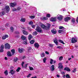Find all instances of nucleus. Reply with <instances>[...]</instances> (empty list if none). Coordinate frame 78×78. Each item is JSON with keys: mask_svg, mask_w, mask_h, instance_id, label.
I'll return each mask as SVG.
<instances>
[{"mask_svg": "<svg viewBox=\"0 0 78 78\" xmlns=\"http://www.w3.org/2000/svg\"><path fill=\"white\" fill-rule=\"evenodd\" d=\"M9 9H10V8H9V7L8 5H6L5 6V8L3 9H2V10L3 11L1 12L0 13V16H3L5 14V12L8 13V12H9Z\"/></svg>", "mask_w": 78, "mask_h": 78, "instance_id": "1", "label": "nucleus"}, {"mask_svg": "<svg viewBox=\"0 0 78 78\" xmlns=\"http://www.w3.org/2000/svg\"><path fill=\"white\" fill-rule=\"evenodd\" d=\"M51 25L50 24H48V26H45L44 24H41V27L43 28V29H44L45 30H48L49 28H50V27Z\"/></svg>", "mask_w": 78, "mask_h": 78, "instance_id": "2", "label": "nucleus"}, {"mask_svg": "<svg viewBox=\"0 0 78 78\" xmlns=\"http://www.w3.org/2000/svg\"><path fill=\"white\" fill-rule=\"evenodd\" d=\"M36 30L37 32H39V33H42V29L39 26H37L36 27Z\"/></svg>", "mask_w": 78, "mask_h": 78, "instance_id": "3", "label": "nucleus"}, {"mask_svg": "<svg viewBox=\"0 0 78 78\" xmlns=\"http://www.w3.org/2000/svg\"><path fill=\"white\" fill-rule=\"evenodd\" d=\"M57 18L58 19V20L61 21L62 20L63 16L60 15H58L57 16Z\"/></svg>", "mask_w": 78, "mask_h": 78, "instance_id": "4", "label": "nucleus"}, {"mask_svg": "<svg viewBox=\"0 0 78 78\" xmlns=\"http://www.w3.org/2000/svg\"><path fill=\"white\" fill-rule=\"evenodd\" d=\"M11 46L8 43H6L5 44V49H10Z\"/></svg>", "mask_w": 78, "mask_h": 78, "instance_id": "5", "label": "nucleus"}, {"mask_svg": "<svg viewBox=\"0 0 78 78\" xmlns=\"http://www.w3.org/2000/svg\"><path fill=\"white\" fill-rule=\"evenodd\" d=\"M72 43H75L77 42V38H73L71 40Z\"/></svg>", "mask_w": 78, "mask_h": 78, "instance_id": "6", "label": "nucleus"}, {"mask_svg": "<svg viewBox=\"0 0 78 78\" xmlns=\"http://www.w3.org/2000/svg\"><path fill=\"white\" fill-rule=\"evenodd\" d=\"M4 49V45H1L0 48V52H1V53L2 52H3V51H4L3 50Z\"/></svg>", "mask_w": 78, "mask_h": 78, "instance_id": "7", "label": "nucleus"}, {"mask_svg": "<svg viewBox=\"0 0 78 78\" xmlns=\"http://www.w3.org/2000/svg\"><path fill=\"white\" fill-rule=\"evenodd\" d=\"M54 42L55 44L56 45H58V42L57 38H55L54 39Z\"/></svg>", "mask_w": 78, "mask_h": 78, "instance_id": "8", "label": "nucleus"}, {"mask_svg": "<svg viewBox=\"0 0 78 78\" xmlns=\"http://www.w3.org/2000/svg\"><path fill=\"white\" fill-rule=\"evenodd\" d=\"M50 21L51 22H56V17L51 18L50 19Z\"/></svg>", "mask_w": 78, "mask_h": 78, "instance_id": "9", "label": "nucleus"}, {"mask_svg": "<svg viewBox=\"0 0 78 78\" xmlns=\"http://www.w3.org/2000/svg\"><path fill=\"white\" fill-rule=\"evenodd\" d=\"M51 32H52V34H56L57 33V31L55 29H53L52 30H51Z\"/></svg>", "mask_w": 78, "mask_h": 78, "instance_id": "10", "label": "nucleus"}, {"mask_svg": "<svg viewBox=\"0 0 78 78\" xmlns=\"http://www.w3.org/2000/svg\"><path fill=\"white\" fill-rule=\"evenodd\" d=\"M8 35H5L2 37V40H5L6 38H8Z\"/></svg>", "mask_w": 78, "mask_h": 78, "instance_id": "11", "label": "nucleus"}, {"mask_svg": "<svg viewBox=\"0 0 78 78\" xmlns=\"http://www.w3.org/2000/svg\"><path fill=\"white\" fill-rule=\"evenodd\" d=\"M58 66L59 69H62V68H63V66H62V63H59Z\"/></svg>", "mask_w": 78, "mask_h": 78, "instance_id": "12", "label": "nucleus"}, {"mask_svg": "<svg viewBox=\"0 0 78 78\" xmlns=\"http://www.w3.org/2000/svg\"><path fill=\"white\" fill-rule=\"evenodd\" d=\"M10 5L11 7H14L16 5V3H10Z\"/></svg>", "mask_w": 78, "mask_h": 78, "instance_id": "13", "label": "nucleus"}, {"mask_svg": "<svg viewBox=\"0 0 78 78\" xmlns=\"http://www.w3.org/2000/svg\"><path fill=\"white\" fill-rule=\"evenodd\" d=\"M70 20V17H67L64 19V20L65 22H68V20Z\"/></svg>", "mask_w": 78, "mask_h": 78, "instance_id": "14", "label": "nucleus"}, {"mask_svg": "<svg viewBox=\"0 0 78 78\" xmlns=\"http://www.w3.org/2000/svg\"><path fill=\"white\" fill-rule=\"evenodd\" d=\"M34 46L35 47L38 48L39 47V44L37 43H35L34 44Z\"/></svg>", "mask_w": 78, "mask_h": 78, "instance_id": "15", "label": "nucleus"}, {"mask_svg": "<svg viewBox=\"0 0 78 78\" xmlns=\"http://www.w3.org/2000/svg\"><path fill=\"white\" fill-rule=\"evenodd\" d=\"M23 33L25 35H28V32L25 30H23Z\"/></svg>", "mask_w": 78, "mask_h": 78, "instance_id": "16", "label": "nucleus"}, {"mask_svg": "<svg viewBox=\"0 0 78 78\" xmlns=\"http://www.w3.org/2000/svg\"><path fill=\"white\" fill-rule=\"evenodd\" d=\"M16 71L13 70L12 69H11L10 71V73H11V75H13L15 73Z\"/></svg>", "mask_w": 78, "mask_h": 78, "instance_id": "17", "label": "nucleus"}, {"mask_svg": "<svg viewBox=\"0 0 78 78\" xmlns=\"http://www.w3.org/2000/svg\"><path fill=\"white\" fill-rule=\"evenodd\" d=\"M50 69L51 71H53L55 70V66L54 65L51 66Z\"/></svg>", "mask_w": 78, "mask_h": 78, "instance_id": "18", "label": "nucleus"}, {"mask_svg": "<svg viewBox=\"0 0 78 78\" xmlns=\"http://www.w3.org/2000/svg\"><path fill=\"white\" fill-rule=\"evenodd\" d=\"M65 70H66L67 72H70V68L68 67H65L64 68Z\"/></svg>", "mask_w": 78, "mask_h": 78, "instance_id": "19", "label": "nucleus"}, {"mask_svg": "<svg viewBox=\"0 0 78 78\" xmlns=\"http://www.w3.org/2000/svg\"><path fill=\"white\" fill-rule=\"evenodd\" d=\"M7 55L9 56H12V55H11V52L9 51H8L7 52Z\"/></svg>", "mask_w": 78, "mask_h": 78, "instance_id": "20", "label": "nucleus"}, {"mask_svg": "<svg viewBox=\"0 0 78 78\" xmlns=\"http://www.w3.org/2000/svg\"><path fill=\"white\" fill-rule=\"evenodd\" d=\"M20 21L22 22H25V18H22L21 19Z\"/></svg>", "mask_w": 78, "mask_h": 78, "instance_id": "21", "label": "nucleus"}, {"mask_svg": "<svg viewBox=\"0 0 78 78\" xmlns=\"http://www.w3.org/2000/svg\"><path fill=\"white\" fill-rule=\"evenodd\" d=\"M32 38H33L32 35L31 34L29 35L28 37L29 40H31V39H32Z\"/></svg>", "mask_w": 78, "mask_h": 78, "instance_id": "22", "label": "nucleus"}, {"mask_svg": "<svg viewBox=\"0 0 78 78\" xmlns=\"http://www.w3.org/2000/svg\"><path fill=\"white\" fill-rule=\"evenodd\" d=\"M18 51L20 53H22L23 51V48H20L18 49Z\"/></svg>", "mask_w": 78, "mask_h": 78, "instance_id": "23", "label": "nucleus"}, {"mask_svg": "<svg viewBox=\"0 0 78 78\" xmlns=\"http://www.w3.org/2000/svg\"><path fill=\"white\" fill-rule=\"evenodd\" d=\"M29 17L30 19H34V18H35V16H29Z\"/></svg>", "mask_w": 78, "mask_h": 78, "instance_id": "24", "label": "nucleus"}, {"mask_svg": "<svg viewBox=\"0 0 78 78\" xmlns=\"http://www.w3.org/2000/svg\"><path fill=\"white\" fill-rule=\"evenodd\" d=\"M11 51L12 53V55H14V53H15V49H12L11 50Z\"/></svg>", "mask_w": 78, "mask_h": 78, "instance_id": "25", "label": "nucleus"}, {"mask_svg": "<svg viewBox=\"0 0 78 78\" xmlns=\"http://www.w3.org/2000/svg\"><path fill=\"white\" fill-rule=\"evenodd\" d=\"M21 39L23 40H26V37L22 35V37H21Z\"/></svg>", "mask_w": 78, "mask_h": 78, "instance_id": "26", "label": "nucleus"}, {"mask_svg": "<svg viewBox=\"0 0 78 78\" xmlns=\"http://www.w3.org/2000/svg\"><path fill=\"white\" fill-rule=\"evenodd\" d=\"M58 41L59 42H60L61 43H62V44H65V43L64 42V41H62L61 40H59Z\"/></svg>", "mask_w": 78, "mask_h": 78, "instance_id": "27", "label": "nucleus"}, {"mask_svg": "<svg viewBox=\"0 0 78 78\" xmlns=\"http://www.w3.org/2000/svg\"><path fill=\"white\" fill-rule=\"evenodd\" d=\"M71 22L72 23H74L75 22V20L74 18H73L71 20Z\"/></svg>", "mask_w": 78, "mask_h": 78, "instance_id": "28", "label": "nucleus"}, {"mask_svg": "<svg viewBox=\"0 0 78 78\" xmlns=\"http://www.w3.org/2000/svg\"><path fill=\"white\" fill-rule=\"evenodd\" d=\"M4 73L5 74V75H8V70H6L4 72Z\"/></svg>", "mask_w": 78, "mask_h": 78, "instance_id": "29", "label": "nucleus"}, {"mask_svg": "<svg viewBox=\"0 0 78 78\" xmlns=\"http://www.w3.org/2000/svg\"><path fill=\"white\" fill-rule=\"evenodd\" d=\"M37 33L36 31H35L33 33V34L34 36H36V35H37Z\"/></svg>", "mask_w": 78, "mask_h": 78, "instance_id": "30", "label": "nucleus"}, {"mask_svg": "<svg viewBox=\"0 0 78 78\" xmlns=\"http://www.w3.org/2000/svg\"><path fill=\"white\" fill-rule=\"evenodd\" d=\"M41 58H43L45 56V53H43L41 55Z\"/></svg>", "mask_w": 78, "mask_h": 78, "instance_id": "31", "label": "nucleus"}, {"mask_svg": "<svg viewBox=\"0 0 78 78\" xmlns=\"http://www.w3.org/2000/svg\"><path fill=\"white\" fill-rule=\"evenodd\" d=\"M24 44H28V43H27V40L26 39L25 40V41H24L23 42Z\"/></svg>", "mask_w": 78, "mask_h": 78, "instance_id": "32", "label": "nucleus"}, {"mask_svg": "<svg viewBox=\"0 0 78 78\" xmlns=\"http://www.w3.org/2000/svg\"><path fill=\"white\" fill-rule=\"evenodd\" d=\"M46 60H47V58H43V60L44 63H45V62H46Z\"/></svg>", "mask_w": 78, "mask_h": 78, "instance_id": "33", "label": "nucleus"}, {"mask_svg": "<svg viewBox=\"0 0 78 78\" xmlns=\"http://www.w3.org/2000/svg\"><path fill=\"white\" fill-rule=\"evenodd\" d=\"M59 29H60V30H64V27L62 26H60L59 27Z\"/></svg>", "mask_w": 78, "mask_h": 78, "instance_id": "34", "label": "nucleus"}, {"mask_svg": "<svg viewBox=\"0 0 78 78\" xmlns=\"http://www.w3.org/2000/svg\"><path fill=\"white\" fill-rule=\"evenodd\" d=\"M34 40H32L30 42V43L31 44H33L34 43Z\"/></svg>", "mask_w": 78, "mask_h": 78, "instance_id": "35", "label": "nucleus"}, {"mask_svg": "<svg viewBox=\"0 0 78 78\" xmlns=\"http://www.w3.org/2000/svg\"><path fill=\"white\" fill-rule=\"evenodd\" d=\"M10 29H11V31L13 32L14 31V28H13L12 27H11L10 28Z\"/></svg>", "mask_w": 78, "mask_h": 78, "instance_id": "36", "label": "nucleus"}, {"mask_svg": "<svg viewBox=\"0 0 78 78\" xmlns=\"http://www.w3.org/2000/svg\"><path fill=\"white\" fill-rule=\"evenodd\" d=\"M66 78H70V76L69 75L67 74H66Z\"/></svg>", "mask_w": 78, "mask_h": 78, "instance_id": "37", "label": "nucleus"}, {"mask_svg": "<svg viewBox=\"0 0 78 78\" xmlns=\"http://www.w3.org/2000/svg\"><path fill=\"white\" fill-rule=\"evenodd\" d=\"M53 60L52 59H51V61L50 62V63L51 64H53Z\"/></svg>", "mask_w": 78, "mask_h": 78, "instance_id": "38", "label": "nucleus"}, {"mask_svg": "<svg viewBox=\"0 0 78 78\" xmlns=\"http://www.w3.org/2000/svg\"><path fill=\"white\" fill-rule=\"evenodd\" d=\"M18 60V58H17L15 57L14 59V61H15V62H16V61H17Z\"/></svg>", "mask_w": 78, "mask_h": 78, "instance_id": "39", "label": "nucleus"}, {"mask_svg": "<svg viewBox=\"0 0 78 78\" xmlns=\"http://www.w3.org/2000/svg\"><path fill=\"white\" fill-rule=\"evenodd\" d=\"M21 68L20 67H19L17 69H16V72H19V70H20Z\"/></svg>", "mask_w": 78, "mask_h": 78, "instance_id": "40", "label": "nucleus"}, {"mask_svg": "<svg viewBox=\"0 0 78 78\" xmlns=\"http://www.w3.org/2000/svg\"><path fill=\"white\" fill-rule=\"evenodd\" d=\"M62 58H63V56H60L59 58V60L60 61H61L62 60Z\"/></svg>", "mask_w": 78, "mask_h": 78, "instance_id": "41", "label": "nucleus"}, {"mask_svg": "<svg viewBox=\"0 0 78 78\" xmlns=\"http://www.w3.org/2000/svg\"><path fill=\"white\" fill-rule=\"evenodd\" d=\"M47 17H50V14H47L46 15Z\"/></svg>", "mask_w": 78, "mask_h": 78, "instance_id": "42", "label": "nucleus"}, {"mask_svg": "<svg viewBox=\"0 0 78 78\" xmlns=\"http://www.w3.org/2000/svg\"><path fill=\"white\" fill-rule=\"evenodd\" d=\"M28 64L27 63V64L24 65V66H23V67H24V68H27V66H28Z\"/></svg>", "mask_w": 78, "mask_h": 78, "instance_id": "43", "label": "nucleus"}, {"mask_svg": "<svg viewBox=\"0 0 78 78\" xmlns=\"http://www.w3.org/2000/svg\"><path fill=\"white\" fill-rule=\"evenodd\" d=\"M31 48L30 47L28 48V51H31Z\"/></svg>", "mask_w": 78, "mask_h": 78, "instance_id": "44", "label": "nucleus"}, {"mask_svg": "<svg viewBox=\"0 0 78 78\" xmlns=\"http://www.w3.org/2000/svg\"><path fill=\"white\" fill-rule=\"evenodd\" d=\"M58 33H62V32H63V30H58Z\"/></svg>", "mask_w": 78, "mask_h": 78, "instance_id": "45", "label": "nucleus"}, {"mask_svg": "<svg viewBox=\"0 0 78 78\" xmlns=\"http://www.w3.org/2000/svg\"><path fill=\"white\" fill-rule=\"evenodd\" d=\"M29 24H30V25H32V24H33V22L32 21H31L30 22H29Z\"/></svg>", "mask_w": 78, "mask_h": 78, "instance_id": "46", "label": "nucleus"}, {"mask_svg": "<svg viewBox=\"0 0 78 78\" xmlns=\"http://www.w3.org/2000/svg\"><path fill=\"white\" fill-rule=\"evenodd\" d=\"M48 19V18H46L45 17H44L43 18V20H47Z\"/></svg>", "mask_w": 78, "mask_h": 78, "instance_id": "47", "label": "nucleus"}, {"mask_svg": "<svg viewBox=\"0 0 78 78\" xmlns=\"http://www.w3.org/2000/svg\"><path fill=\"white\" fill-rule=\"evenodd\" d=\"M29 69L30 70H33V68L32 67H29Z\"/></svg>", "mask_w": 78, "mask_h": 78, "instance_id": "48", "label": "nucleus"}, {"mask_svg": "<svg viewBox=\"0 0 78 78\" xmlns=\"http://www.w3.org/2000/svg\"><path fill=\"white\" fill-rule=\"evenodd\" d=\"M16 9H17V11H19L20 10V9H21V8L20 7H18Z\"/></svg>", "mask_w": 78, "mask_h": 78, "instance_id": "49", "label": "nucleus"}, {"mask_svg": "<svg viewBox=\"0 0 78 78\" xmlns=\"http://www.w3.org/2000/svg\"><path fill=\"white\" fill-rule=\"evenodd\" d=\"M31 74H29V75L27 76V78L30 77V76H31Z\"/></svg>", "mask_w": 78, "mask_h": 78, "instance_id": "50", "label": "nucleus"}, {"mask_svg": "<svg viewBox=\"0 0 78 78\" xmlns=\"http://www.w3.org/2000/svg\"><path fill=\"white\" fill-rule=\"evenodd\" d=\"M76 69H74L72 71V72L75 73L76 72Z\"/></svg>", "mask_w": 78, "mask_h": 78, "instance_id": "51", "label": "nucleus"}, {"mask_svg": "<svg viewBox=\"0 0 78 78\" xmlns=\"http://www.w3.org/2000/svg\"><path fill=\"white\" fill-rule=\"evenodd\" d=\"M57 48H59V49H60V48H61L62 47L61 46H58L57 47Z\"/></svg>", "mask_w": 78, "mask_h": 78, "instance_id": "52", "label": "nucleus"}, {"mask_svg": "<svg viewBox=\"0 0 78 78\" xmlns=\"http://www.w3.org/2000/svg\"><path fill=\"white\" fill-rule=\"evenodd\" d=\"M13 11H17V9H12Z\"/></svg>", "mask_w": 78, "mask_h": 78, "instance_id": "53", "label": "nucleus"}, {"mask_svg": "<svg viewBox=\"0 0 78 78\" xmlns=\"http://www.w3.org/2000/svg\"><path fill=\"white\" fill-rule=\"evenodd\" d=\"M23 64H24V62H23L21 64V65H22V66L23 68Z\"/></svg>", "mask_w": 78, "mask_h": 78, "instance_id": "54", "label": "nucleus"}, {"mask_svg": "<svg viewBox=\"0 0 78 78\" xmlns=\"http://www.w3.org/2000/svg\"><path fill=\"white\" fill-rule=\"evenodd\" d=\"M35 27H36V26L35 25H32V27L33 28H35Z\"/></svg>", "mask_w": 78, "mask_h": 78, "instance_id": "55", "label": "nucleus"}, {"mask_svg": "<svg viewBox=\"0 0 78 78\" xmlns=\"http://www.w3.org/2000/svg\"><path fill=\"white\" fill-rule=\"evenodd\" d=\"M61 74H62V75H64V74H65V73H64V71H62L61 72Z\"/></svg>", "mask_w": 78, "mask_h": 78, "instance_id": "56", "label": "nucleus"}, {"mask_svg": "<svg viewBox=\"0 0 78 78\" xmlns=\"http://www.w3.org/2000/svg\"><path fill=\"white\" fill-rule=\"evenodd\" d=\"M46 54H47V55H49V53L47 51H45V52Z\"/></svg>", "mask_w": 78, "mask_h": 78, "instance_id": "57", "label": "nucleus"}, {"mask_svg": "<svg viewBox=\"0 0 78 78\" xmlns=\"http://www.w3.org/2000/svg\"><path fill=\"white\" fill-rule=\"evenodd\" d=\"M28 29L29 30V31H31V28H30V27H28Z\"/></svg>", "mask_w": 78, "mask_h": 78, "instance_id": "58", "label": "nucleus"}, {"mask_svg": "<svg viewBox=\"0 0 78 78\" xmlns=\"http://www.w3.org/2000/svg\"><path fill=\"white\" fill-rule=\"evenodd\" d=\"M49 46H50V47H53V45L51 44H49Z\"/></svg>", "mask_w": 78, "mask_h": 78, "instance_id": "59", "label": "nucleus"}, {"mask_svg": "<svg viewBox=\"0 0 78 78\" xmlns=\"http://www.w3.org/2000/svg\"><path fill=\"white\" fill-rule=\"evenodd\" d=\"M57 76L58 78H59V77H60V76H59V75H57Z\"/></svg>", "mask_w": 78, "mask_h": 78, "instance_id": "60", "label": "nucleus"}, {"mask_svg": "<svg viewBox=\"0 0 78 78\" xmlns=\"http://www.w3.org/2000/svg\"><path fill=\"white\" fill-rule=\"evenodd\" d=\"M31 78H37V76H35L34 77H32Z\"/></svg>", "mask_w": 78, "mask_h": 78, "instance_id": "61", "label": "nucleus"}, {"mask_svg": "<svg viewBox=\"0 0 78 78\" xmlns=\"http://www.w3.org/2000/svg\"><path fill=\"white\" fill-rule=\"evenodd\" d=\"M5 60H7V59H8V58H7V57H5Z\"/></svg>", "mask_w": 78, "mask_h": 78, "instance_id": "62", "label": "nucleus"}, {"mask_svg": "<svg viewBox=\"0 0 78 78\" xmlns=\"http://www.w3.org/2000/svg\"><path fill=\"white\" fill-rule=\"evenodd\" d=\"M72 58H68V60L69 61H70V59H71Z\"/></svg>", "mask_w": 78, "mask_h": 78, "instance_id": "63", "label": "nucleus"}, {"mask_svg": "<svg viewBox=\"0 0 78 78\" xmlns=\"http://www.w3.org/2000/svg\"><path fill=\"white\" fill-rule=\"evenodd\" d=\"M65 76H66V75H64L63 76V78H65Z\"/></svg>", "mask_w": 78, "mask_h": 78, "instance_id": "64", "label": "nucleus"}]
</instances>
